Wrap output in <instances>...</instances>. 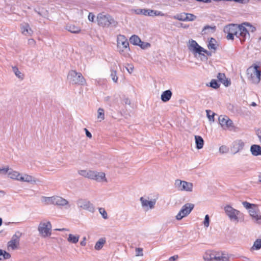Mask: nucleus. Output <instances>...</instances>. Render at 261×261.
<instances>
[{"label": "nucleus", "mask_w": 261, "mask_h": 261, "mask_svg": "<svg viewBox=\"0 0 261 261\" xmlns=\"http://www.w3.org/2000/svg\"><path fill=\"white\" fill-rule=\"evenodd\" d=\"M124 103H125V105H130V100H129L128 98H125V99H124Z\"/></svg>", "instance_id": "63"}, {"label": "nucleus", "mask_w": 261, "mask_h": 261, "mask_svg": "<svg viewBox=\"0 0 261 261\" xmlns=\"http://www.w3.org/2000/svg\"><path fill=\"white\" fill-rule=\"evenodd\" d=\"M10 169L9 168H0V173L2 174H6L7 173H8Z\"/></svg>", "instance_id": "55"}, {"label": "nucleus", "mask_w": 261, "mask_h": 261, "mask_svg": "<svg viewBox=\"0 0 261 261\" xmlns=\"http://www.w3.org/2000/svg\"><path fill=\"white\" fill-rule=\"evenodd\" d=\"M96 22L98 25L102 27H115L117 24L113 17H96Z\"/></svg>", "instance_id": "10"}, {"label": "nucleus", "mask_w": 261, "mask_h": 261, "mask_svg": "<svg viewBox=\"0 0 261 261\" xmlns=\"http://www.w3.org/2000/svg\"><path fill=\"white\" fill-rule=\"evenodd\" d=\"M216 255L217 252L207 250L203 255V259L204 261H215Z\"/></svg>", "instance_id": "19"}, {"label": "nucleus", "mask_w": 261, "mask_h": 261, "mask_svg": "<svg viewBox=\"0 0 261 261\" xmlns=\"http://www.w3.org/2000/svg\"><path fill=\"white\" fill-rule=\"evenodd\" d=\"M132 11L134 12V13L133 14L135 15L142 14L145 16L148 15L149 16H162L163 15V14L160 11H154L149 9H137L132 10Z\"/></svg>", "instance_id": "11"}, {"label": "nucleus", "mask_w": 261, "mask_h": 261, "mask_svg": "<svg viewBox=\"0 0 261 261\" xmlns=\"http://www.w3.org/2000/svg\"><path fill=\"white\" fill-rule=\"evenodd\" d=\"M68 31L74 34H77L81 32L80 27L71 23H68L65 27Z\"/></svg>", "instance_id": "25"}, {"label": "nucleus", "mask_w": 261, "mask_h": 261, "mask_svg": "<svg viewBox=\"0 0 261 261\" xmlns=\"http://www.w3.org/2000/svg\"><path fill=\"white\" fill-rule=\"evenodd\" d=\"M216 27L215 25L210 26L208 25H205L203 27L202 30V35L207 34L209 33H213L215 32Z\"/></svg>", "instance_id": "29"}, {"label": "nucleus", "mask_w": 261, "mask_h": 261, "mask_svg": "<svg viewBox=\"0 0 261 261\" xmlns=\"http://www.w3.org/2000/svg\"><path fill=\"white\" fill-rule=\"evenodd\" d=\"M176 25L178 27H181L185 29L188 28L189 27V25L184 24L180 22H176Z\"/></svg>", "instance_id": "53"}, {"label": "nucleus", "mask_w": 261, "mask_h": 261, "mask_svg": "<svg viewBox=\"0 0 261 261\" xmlns=\"http://www.w3.org/2000/svg\"><path fill=\"white\" fill-rule=\"evenodd\" d=\"M117 51L122 56L127 57L129 56L130 48L126 37L123 35H119L117 38Z\"/></svg>", "instance_id": "1"}, {"label": "nucleus", "mask_w": 261, "mask_h": 261, "mask_svg": "<svg viewBox=\"0 0 261 261\" xmlns=\"http://www.w3.org/2000/svg\"><path fill=\"white\" fill-rule=\"evenodd\" d=\"M227 151H228V149L225 146L223 145V146H221V147H220V148H219V151H220V152H221L222 153H226L227 152Z\"/></svg>", "instance_id": "54"}, {"label": "nucleus", "mask_w": 261, "mask_h": 261, "mask_svg": "<svg viewBox=\"0 0 261 261\" xmlns=\"http://www.w3.org/2000/svg\"><path fill=\"white\" fill-rule=\"evenodd\" d=\"M194 204L191 203H187L184 204L176 216L177 220H180L184 217L187 216L193 210Z\"/></svg>", "instance_id": "7"}, {"label": "nucleus", "mask_w": 261, "mask_h": 261, "mask_svg": "<svg viewBox=\"0 0 261 261\" xmlns=\"http://www.w3.org/2000/svg\"><path fill=\"white\" fill-rule=\"evenodd\" d=\"M19 181L35 184L37 182V179L31 175L25 174L23 175H21V176L19 179Z\"/></svg>", "instance_id": "21"}, {"label": "nucleus", "mask_w": 261, "mask_h": 261, "mask_svg": "<svg viewBox=\"0 0 261 261\" xmlns=\"http://www.w3.org/2000/svg\"><path fill=\"white\" fill-rule=\"evenodd\" d=\"M206 116L210 121H214L215 113L212 112L211 110H206Z\"/></svg>", "instance_id": "45"}, {"label": "nucleus", "mask_w": 261, "mask_h": 261, "mask_svg": "<svg viewBox=\"0 0 261 261\" xmlns=\"http://www.w3.org/2000/svg\"><path fill=\"white\" fill-rule=\"evenodd\" d=\"M54 196L51 197H46L42 196L41 198V200L42 202L44 203L45 204L49 205L53 204L54 200H53Z\"/></svg>", "instance_id": "34"}, {"label": "nucleus", "mask_w": 261, "mask_h": 261, "mask_svg": "<svg viewBox=\"0 0 261 261\" xmlns=\"http://www.w3.org/2000/svg\"><path fill=\"white\" fill-rule=\"evenodd\" d=\"M93 176L94 177L92 178L93 180H95L98 182H100L102 181H107L105 173L103 172H97L94 171Z\"/></svg>", "instance_id": "23"}, {"label": "nucleus", "mask_w": 261, "mask_h": 261, "mask_svg": "<svg viewBox=\"0 0 261 261\" xmlns=\"http://www.w3.org/2000/svg\"><path fill=\"white\" fill-rule=\"evenodd\" d=\"M97 119L98 121L101 122L105 119V112L102 108H99L97 110Z\"/></svg>", "instance_id": "38"}, {"label": "nucleus", "mask_w": 261, "mask_h": 261, "mask_svg": "<svg viewBox=\"0 0 261 261\" xmlns=\"http://www.w3.org/2000/svg\"><path fill=\"white\" fill-rule=\"evenodd\" d=\"M129 41L132 44L137 46L139 45V43H141L140 38L136 35H133L130 37Z\"/></svg>", "instance_id": "32"}, {"label": "nucleus", "mask_w": 261, "mask_h": 261, "mask_svg": "<svg viewBox=\"0 0 261 261\" xmlns=\"http://www.w3.org/2000/svg\"><path fill=\"white\" fill-rule=\"evenodd\" d=\"M141 205L143 207H149L150 209L154 208L156 201L155 199L149 201L148 200L141 197L140 199Z\"/></svg>", "instance_id": "16"}, {"label": "nucleus", "mask_w": 261, "mask_h": 261, "mask_svg": "<svg viewBox=\"0 0 261 261\" xmlns=\"http://www.w3.org/2000/svg\"><path fill=\"white\" fill-rule=\"evenodd\" d=\"M239 35L238 38H240L241 41H244L247 38H249L250 34L248 32V30L243 23L241 24H239Z\"/></svg>", "instance_id": "15"}, {"label": "nucleus", "mask_w": 261, "mask_h": 261, "mask_svg": "<svg viewBox=\"0 0 261 261\" xmlns=\"http://www.w3.org/2000/svg\"><path fill=\"white\" fill-rule=\"evenodd\" d=\"M226 215L228 217L231 221H238V216L240 214V212L234 208L230 205H226L224 208Z\"/></svg>", "instance_id": "9"}, {"label": "nucleus", "mask_w": 261, "mask_h": 261, "mask_svg": "<svg viewBox=\"0 0 261 261\" xmlns=\"http://www.w3.org/2000/svg\"><path fill=\"white\" fill-rule=\"evenodd\" d=\"M80 236L79 235L74 236L72 234H69L67 241L71 243L76 244L79 242Z\"/></svg>", "instance_id": "35"}, {"label": "nucleus", "mask_w": 261, "mask_h": 261, "mask_svg": "<svg viewBox=\"0 0 261 261\" xmlns=\"http://www.w3.org/2000/svg\"><path fill=\"white\" fill-rule=\"evenodd\" d=\"M67 79L72 85L84 86L86 85V81L81 73L75 70H71L68 73Z\"/></svg>", "instance_id": "3"}, {"label": "nucleus", "mask_w": 261, "mask_h": 261, "mask_svg": "<svg viewBox=\"0 0 261 261\" xmlns=\"http://www.w3.org/2000/svg\"><path fill=\"white\" fill-rule=\"evenodd\" d=\"M111 77L112 80L115 83H116L117 82V81H118V76L117 75V72H116V70H111Z\"/></svg>", "instance_id": "47"}, {"label": "nucleus", "mask_w": 261, "mask_h": 261, "mask_svg": "<svg viewBox=\"0 0 261 261\" xmlns=\"http://www.w3.org/2000/svg\"><path fill=\"white\" fill-rule=\"evenodd\" d=\"M247 75L251 82L254 84H258L260 81L261 70L258 65L254 64L247 69Z\"/></svg>", "instance_id": "2"}, {"label": "nucleus", "mask_w": 261, "mask_h": 261, "mask_svg": "<svg viewBox=\"0 0 261 261\" xmlns=\"http://www.w3.org/2000/svg\"><path fill=\"white\" fill-rule=\"evenodd\" d=\"M8 175L11 178L16 179L17 180H19V179L21 176V174L18 172L13 171L12 169H10L8 172Z\"/></svg>", "instance_id": "31"}, {"label": "nucleus", "mask_w": 261, "mask_h": 261, "mask_svg": "<svg viewBox=\"0 0 261 261\" xmlns=\"http://www.w3.org/2000/svg\"><path fill=\"white\" fill-rule=\"evenodd\" d=\"M239 30V24L233 23L226 25L223 29L224 32L227 34L226 38L228 40H233L234 36L238 38Z\"/></svg>", "instance_id": "4"}, {"label": "nucleus", "mask_w": 261, "mask_h": 261, "mask_svg": "<svg viewBox=\"0 0 261 261\" xmlns=\"http://www.w3.org/2000/svg\"><path fill=\"white\" fill-rule=\"evenodd\" d=\"M76 204L79 208L93 213L95 207L93 204L89 201L86 199H80L76 201Z\"/></svg>", "instance_id": "12"}, {"label": "nucleus", "mask_w": 261, "mask_h": 261, "mask_svg": "<svg viewBox=\"0 0 261 261\" xmlns=\"http://www.w3.org/2000/svg\"><path fill=\"white\" fill-rule=\"evenodd\" d=\"M238 145H239V147H240L239 149H242L243 148V147L244 146V142L243 141H242L241 140H240L239 141Z\"/></svg>", "instance_id": "60"}, {"label": "nucleus", "mask_w": 261, "mask_h": 261, "mask_svg": "<svg viewBox=\"0 0 261 261\" xmlns=\"http://www.w3.org/2000/svg\"><path fill=\"white\" fill-rule=\"evenodd\" d=\"M243 24L246 25V27H247V28L248 30V32H254L256 31V28L255 27H254L253 25H252L249 22H243Z\"/></svg>", "instance_id": "40"}, {"label": "nucleus", "mask_w": 261, "mask_h": 261, "mask_svg": "<svg viewBox=\"0 0 261 261\" xmlns=\"http://www.w3.org/2000/svg\"><path fill=\"white\" fill-rule=\"evenodd\" d=\"M117 98H114L112 100H111V98L110 96H107L105 97V101L107 102L110 106H112L114 105V103L116 101Z\"/></svg>", "instance_id": "46"}, {"label": "nucleus", "mask_w": 261, "mask_h": 261, "mask_svg": "<svg viewBox=\"0 0 261 261\" xmlns=\"http://www.w3.org/2000/svg\"><path fill=\"white\" fill-rule=\"evenodd\" d=\"M139 46H140L142 49H146L150 46V44L148 42H145L141 41V43H139Z\"/></svg>", "instance_id": "48"}, {"label": "nucleus", "mask_w": 261, "mask_h": 261, "mask_svg": "<svg viewBox=\"0 0 261 261\" xmlns=\"http://www.w3.org/2000/svg\"><path fill=\"white\" fill-rule=\"evenodd\" d=\"M127 71L129 73H132L134 70V66L131 64H128L127 67H126Z\"/></svg>", "instance_id": "57"}, {"label": "nucleus", "mask_w": 261, "mask_h": 261, "mask_svg": "<svg viewBox=\"0 0 261 261\" xmlns=\"http://www.w3.org/2000/svg\"><path fill=\"white\" fill-rule=\"evenodd\" d=\"M86 131V136L89 138H91L92 137V134L90 132H89L86 128H85Z\"/></svg>", "instance_id": "62"}, {"label": "nucleus", "mask_w": 261, "mask_h": 261, "mask_svg": "<svg viewBox=\"0 0 261 261\" xmlns=\"http://www.w3.org/2000/svg\"><path fill=\"white\" fill-rule=\"evenodd\" d=\"M53 200L54 205H56L60 206H64L68 204V201L66 199L60 196H54Z\"/></svg>", "instance_id": "17"}, {"label": "nucleus", "mask_w": 261, "mask_h": 261, "mask_svg": "<svg viewBox=\"0 0 261 261\" xmlns=\"http://www.w3.org/2000/svg\"><path fill=\"white\" fill-rule=\"evenodd\" d=\"M90 21L95 22H96V17H88Z\"/></svg>", "instance_id": "64"}, {"label": "nucleus", "mask_w": 261, "mask_h": 261, "mask_svg": "<svg viewBox=\"0 0 261 261\" xmlns=\"http://www.w3.org/2000/svg\"><path fill=\"white\" fill-rule=\"evenodd\" d=\"M256 135L259 139V142L261 143V129H257L256 130Z\"/></svg>", "instance_id": "58"}, {"label": "nucleus", "mask_w": 261, "mask_h": 261, "mask_svg": "<svg viewBox=\"0 0 261 261\" xmlns=\"http://www.w3.org/2000/svg\"><path fill=\"white\" fill-rule=\"evenodd\" d=\"M242 204L246 209L248 210V211L253 208L252 206H256L255 204L250 203L247 201H243Z\"/></svg>", "instance_id": "43"}, {"label": "nucleus", "mask_w": 261, "mask_h": 261, "mask_svg": "<svg viewBox=\"0 0 261 261\" xmlns=\"http://www.w3.org/2000/svg\"><path fill=\"white\" fill-rule=\"evenodd\" d=\"M178 258V255H175L172 256H171L169 258V261H174L176 260Z\"/></svg>", "instance_id": "59"}, {"label": "nucleus", "mask_w": 261, "mask_h": 261, "mask_svg": "<svg viewBox=\"0 0 261 261\" xmlns=\"http://www.w3.org/2000/svg\"><path fill=\"white\" fill-rule=\"evenodd\" d=\"M51 224L49 221L41 222L38 230L42 237L50 236L51 234Z\"/></svg>", "instance_id": "6"}, {"label": "nucleus", "mask_w": 261, "mask_h": 261, "mask_svg": "<svg viewBox=\"0 0 261 261\" xmlns=\"http://www.w3.org/2000/svg\"><path fill=\"white\" fill-rule=\"evenodd\" d=\"M204 226L207 227L210 224V218L208 215H206L203 222Z\"/></svg>", "instance_id": "50"}, {"label": "nucleus", "mask_w": 261, "mask_h": 261, "mask_svg": "<svg viewBox=\"0 0 261 261\" xmlns=\"http://www.w3.org/2000/svg\"><path fill=\"white\" fill-rule=\"evenodd\" d=\"M225 1L234 2L237 3L245 4L248 3L249 0H225Z\"/></svg>", "instance_id": "52"}, {"label": "nucleus", "mask_w": 261, "mask_h": 261, "mask_svg": "<svg viewBox=\"0 0 261 261\" xmlns=\"http://www.w3.org/2000/svg\"><path fill=\"white\" fill-rule=\"evenodd\" d=\"M178 20L181 21H192L195 20V17H174Z\"/></svg>", "instance_id": "44"}, {"label": "nucleus", "mask_w": 261, "mask_h": 261, "mask_svg": "<svg viewBox=\"0 0 261 261\" xmlns=\"http://www.w3.org/2000/svg\"><path fill=\"white\" fill-rule=\"evenodd\" d=\"M229 256L227 254L224 252H217V255L215 261H228Z\"/></svg>", "instance_id": "27"}, {"label": "nucleus", "mask_w": 261, "mask_h": 261, "mask_svg": "<svg viewBox=\"0 0 261 261\" xmlns=\"http://www.w3.org/2000/svg\"><path fill=\"white\" fill-rule=\"evenodd\" d=\"M98 211L103 219H107L108 218L107 213L104 208H99Z\"/></svg>", "instance_id": "42"}, {"label": "nucleus", "mask_w": 261, "mask_h": 261, "mask_svg": "<svg viewBox=\"0 0 261 261\" xmlns=\"http://www.w3.org/2000/svg\"><path fill=\"white\" fill-rule=\"evenodd\" d=\"M11 257L10 254L5 250L0 249V260L9 259Z\"/></svg>", "instance_id": "33"}, {"label": "nucleus", "mask_w": 261, "mask_h": 261, "mask_svg": "<svg viewBox=\"0 0 261 261\" xmlns=\"http://www.w3.org/2000/svg\"><path fill=\"white\" fill-rule=\"evenodd\" d=\"M94 174V171L92 170H88L87 173V175L86 178H88L91 179H92L93 175Z\"/></svg>", "instance_id": "51"}, {"label": "nucleus", "mask_w": 261, "mask_h": 261, "mask_svg": "<svg viewBox=\"0 0 261 261\" xmlns=\"http://www.w3.org/2000/svg\"><path fill=\"white\" fill-rule=\"evenodd\" d=\"M172 93L170 90L164 91L161 96V99L163 102L168 101L171 98Z\"/></svg>", "instance_id": "26"}, {"label": "nucleus", "mask_w": 261, "mask_h": 261, "mask_svg": "<svg viewBox=\"0 0 261 261\" xmlns=\"http://www.w3.org/2000/svg\"><path fill=\"white\" fill-rule=\"evenodd\" d=\"M250 151L253 156L261 155V146L259 145L253 144L250 147Z\"/></svg>", "instance_id": "24"}, {"label": "nucleus", "mask_w": 261, "mask_h": 261, "mask_svg": "<svg viewBox=\"0 0 261 261\" xmlns=\"http://www.w3.org/2000/svg\"><path fill=\"white\" fill-rule=\"evenodd\" d=\"M219 122L224 129H229L234 127L232 121L226 116H219Z\"/></svg>", "instance_id": "14"}, {"label": "nucleus", "mask_w": 261, "mask_h": 261, "mask_svg": "<svg viewBox=\"0 0 261 261\" xmlns=\"http://www.w3.org/2000/svg\"><path fill=\"white\" fill-rule=\"evenodd\" d=\"M136 255L137 256H142L143 255V249L142 248H136L135 249Z\"/></svg>", "instance_id": "49"}, {"label": "nucleus", "mask_w": 261, "mask_h": 261, "mask_svg": "<svg viewBox=\"0 0 261 261\" xmlns=\"http://www.w3.org/2000/svg\"><path fill=\"white\" fill-rule=\"evenodd\" d=\"M174 186L175 188L178 191L188 192H191L193 191V184L185 180L176 179L175 181Z\"/></svg>", "instance_id": "5"}, {"label": "nucleus", "mask_w": 261, "mask_h": 261, "mask_svg": "<svg viewBox=\"0 0 261 261\" xmlns=\"http://www.w3.org/2000/svg\"><path fill=\"white\" fill-rule=\"evenodd\" d=\"M188 49L194 54L201 55V53L203 52L208 55H210V53L207 50L202 47L195 40L193 39L189 40Z\"/></svg>", "instance_id": "8"}, {"label": "nucleus", "mask_w": 261, "mask_h": 261, "mask_svg": "<svg viewBox=\"0 0 261 261\" xmlns=\"http://www.w3.org/2000/svg\"><path fill=\"white\" fill-rule=\"evenodd\" d=\"M12 70L15 75L19 79L22 80L23 79V74L19 70L16 66H13Z\"/></svg>", "instance_id": "39"}, {"label": "nucleus", "mask_w": 261, "mask_h": 261, "mask_svg": "<svg viewBox=\"0 0 261 261\" xmlns=\"http://www.w3.org/2000/svg\"><path fill=\"white\" fill-rule=\"evenodd\" d=\"M261 248V239H258L254 242L251 249L252 250H258Z\"/></svg>", "instance_id": "36"}, {"label": "nucleus", "mask_w": 261, "mask_h": 261, "mask_svg": "<svg viewBox=\"0 0 261 261\" xmlns=\"http://www.w3.org/2000/svg\"><path fill=\"white\" fill-rule=\"evenodd\" d=\"M22 233L19 231H17L12 236L11 240L8 243V247L11 248L12 250H15L17 248L19 244L20 238Z\"/></svg>", "instance_id": "13"}, {"label": "nucleus", "mask_w": 261, "mask_h": 261, "mask_svg": "<svg viewBox=\"0 0 261 261\" xmlns=\"http://www.w3.org/2000/svg\"><path fill=\"white\" fill-rule=\"evenodd\" d=\"M87 171L88 170H79L78 173L80 175H81L84 177H86Z\"/></svg>", "instance_id": "56"}, {"label": "nucleus", "mask_w": 261, "mask_h": 261, "mask_svg": "<svg viewBox=\"0 0 261 261\" xmlns=\"http://www.w3.org/2000/svg\"><path fill=\"white\" fill-rule=\"evenodd\" d=\"M220 85L218 83V82L214 79L212 80L210 83V84L207 85V86H209L210 87L215 89H218L220 87Z\"/></svg>", "instance_id": "41"}, {"label": "nucleus", "mask_w": 261, "mask_h": 261, "mask_svg": "<svg viewBox=\"0 0 261 261\" xmlns=\"http://www.w3.org/2000/svg\"><path fill=\"white\" fill-rule=\"evenodd\" d=\"M217 42L215 39L211 38L209 41L207 47L210 49H214L216 50L217 47L216 46V43Z\"/></svg>", "instance_id": "37"}, {"label": "nucleus", "mask_w": 261, "mask_h": 261, "mask_svg": "<svg viewBox=\"0 0 261 261\" xmlns=\"http://www.w3.org/2000/svg\"><path fill=\"white\" fill-rule=\"evenodd\" d=\"M250 216L258 224H261V216L258 215V212L254 208L248 211Z\"/></svg>", "instance_id": "22"}, {"label": "nucleus", "mask_w": 261, "mask_h": 261, "mask_svg": "<svg viewBox=\"0 0 261 261\" xmlns=\"http://www.w3.org/2000/svg\"><path fill=\"white\" fill-rule=\"evenodd\" d=\"M21 32L25 36H31L33 34V31L28 23H22L20 24Z\"/></svg>", "instance_id": "18"}, {"label": "nucleus", "mask_w": 261, "mask_h": 261, "mask_svg": "<svg viewBox=\"0 0 261 261\" xmlns=\"http://www.w3.org/2000/svg\"><path fill=\"white\" fill-rule=\"evenodd\" d=\"M196 147L197 149H200L203 148L204 145V140L200 136H195Z\"/></svg>", "instance_id": "28"}, {"label": "nucleus", "mask_w": 261, "mask_h": 261, "mask_svg": "<svg viewBox=\"0 0 261 261\" xmlns=\"http://www.w3.org/2000/svg\"><path fill=\"white\" fill-rule=\"evenodd\" d=\"M86 237H84L83 240L80 242V244L82 246H85L86 244Z\"/></svg>", "instance_id": "61"}, {"label": "nucleus", "mask_w": 261, "mask_h": 261, "mask_svg": "<svg viewBox=\"0 0 261 261\" xmlns=\"http://www.w3.org/2000/svg\"><path fill=\"white\" fill-rule=\"evenodd\" d=\"M218 81L223 84L225 87H228L231 84L230 80L226 77L223 73H219L217 76Z\"/></svg>", "instance_id": "20"}, {"label": "nucleus", "mask_w": 261, "mask_h": 261, "mask_svg": "<svg viewBox=\"0 0 261 261\" xmlns=\"http://www.w3.org/2000/svg\"><path fill=\"white\" fill-rule=\"evenodd\" d=\"M106 243V239L105 238H100L96 243L94 246V249L96 250H100L101 249Z\"/></svg>", "instance_id": "30"}]
</instances>
